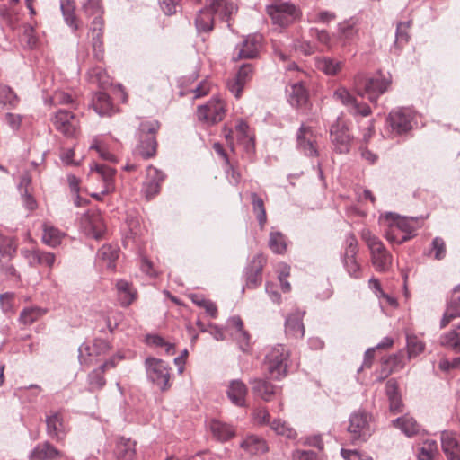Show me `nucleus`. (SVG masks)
<instances>
[{"instance_id": "4be33fe9", "label": "nucleus", "mask_w": 460, "mask_h": 460, "mask_svg": "<svg viewBox=\"0 0 460 460\" xmlns=\"http://www.w3.org/2000/svg\"><path fill=\"white\" fill-rule=\"evenodd\" d=\"M252 391L255 396L270 402L281 392V387L273 385L268 378H254L250 381Z\"/></svg>"}, {"instance_id": "f8f14e48", "label": "nucleus", "mask_w": 460, "mask_h": 460, "mask_svg": "<svg viewBox=\"0 0 460 460\" xmlns=\"http://www.w3.org/2000/svg\"><path fill=\"white\" fill-rule=\"evenodd\" d=\"M364 238L370 250L371 261L375 269L379 272L387 271L392 264V255L378 237L369 234Z\"/></svg>"}, {"instance_id": "cd10ccee", "label": "nucleus", "mask_w": 460, "mask_h": 460, "mask_svg": "<svg viewBox=\"0 0 460 460\" xmlns=\"http://www.w3.org/2000/svg\"><path fill=\"white\" fill-rule=\"evenodd\" d=\"M63 453L50 442L44 441L38 444L30 453L29 460H56L60 458Z\"/></svg>"}, {"instance_id": "7ed1b4c3", "label": "nucleus", "mask_w": 460, "mask_h": 460, "mask_svg": "<svg viewBox=\"0 0 460 460\" xmlns=\"http://www.w3.org/2000/svg\"><path fill=\"white\" fill-rule=\"evenodd\" d=\"M161 128V123L156 119L144 120L138 125L136 131L137 143L136 153L144 160L154 158L157 154V133Z\"/></svg>"}, {"instance_id": "c85d7f7f", "label": "nucleus", "mask_w": 460, "mask_h": 460, "mask_svg": "<svg viewBox=\"0 0 460 460\" xmlns=\"http://www.w3.org/2000/svg\"><path fill=\"white\" fill-rule=\"evenodd\" d=\"M24 257L28 260V263L31 267L47 266L52 268L56 261V256L49 252L41 251L40 249L25 250L22 252Z\"/></svg>"}, {"instance_id": "69168bd1", "label": "nucleus", "mask_w": 460, "mask_h": 460, "mask_svg": "<svg viewBox=\"0 0 460 460\" xmlns=\"http://www.w3.org/2000/svg\"><path fill=\"white\" fill-rule=\"evenodd\" d=\"M226 173L231 184L237 185L240 183L242 179L241 172L230 162L229 164H226Z\"/></svg>"}, {"instance_id": "2eb2a0df", "label": "nucleus", "mask_w": 460, "mask_h": 460, "mask_svg": "<svg viewBox=\"0 0 460 460\" xmlns=\"http://www.w3.org/2000/svg\"><path fill=\"white\" fill-rule=\"evenodd\" d=\"M253 73V66L245 63L239 67L233 78L227 80V89L236 99L241 98L243 91L245 85L252 80Z\"/></svg>"}, {"instance_id": "1a4fd4ad", "label": "nucleus", "mask_w": 460, "mask_h": 460, "mask_svg": "<svg viewBox=\"0 0 460 460\" xmlns=\"http://www.w3.org/2000/svg\"><path fill=\"white\" fill-rule=\"evenodd\" d=\"M266 12L272 22L280 27H288L299 20L301 12L289 2H280L267 5Z\"/></svg>"}, {"instance_id": "37998d69", "label": "nucleus", "mask_w": 460, "mask_h": 460, "mask_svg": "<svg viewBox=\"0 0 460 460\" xmlns=\"http://www.w3.org/2000/svg\"><path fill=\"white\" fill-rule=\"evenodd\" d=\"M60 9L68 27L78 29L75 24V4L74 0H60Z\"/></svg>"}, {"instance_id": "bf43d9fd", "label": "nucleus", "mask_w": 460, "mask_h": 460, "mask_svg": "<svg viewBox=\"0 0 460 460\" xmlns=\"http://www.w3.org/2000/svg\"><path fill=\"white\" fill-rule=\"evenodd\" d=\"M430 252L434 253V258L438 261L443 260L446 257V243L441 237H435L432 240Z\"/></svg>"}, {"instance_id": "774afa93", "label": "nucleus", "mask_w": 460, "mask_h": 460, "mask_svg": "<svg viewBox=\"0 0 460 460\" xmlns=\"http://www.w3.org/2000/svg\"><path fill=\"white\" fill-rule=\"evenodd\" d=\"M254 420L260 425H270L272 421H270V415L266 408H258L253 412Z\"/></svg>"}, {"instance_id": "b1692460", "label": "nucleus", "mask_w": 460, "mask_h": 460, "mask_svg": "<svg viewBox=\"0 0 460 460\" xmlns=\"http://www.w3.org/2000/svg\"><path fill=\"white\" fill-rule=\"evenodd\" d=\"M262 36L258 33L248 35L241 43L237 54L238 59H252L258 57L259 51L261 48Z\"/></svg>"}, {"instance_id": "09e8293b", "label": "nucleus", "mask_w": 460, "mask_h": 460, "mask_svg": "<svg viewBox=\"0 0 460 460\" xmlns=\"http://www.w3.org/2000/svg\"><path fill=\"white\" fill-rule=\"evenodd\" d=\"M98 256L107 261L108 268H115V261L119 257V250L111 245H102L98 251Z\"/></svg>"}, {"instance_id": "6e6d98bb", "label": "nucleus", "mask_w": 460, "mask_h": 460, "mask_svg": "<svg viewBox=\"0 0 460 460\" xmlns=\"http://www.w3.org/2000/svg\"><path fill=\"white\" fill-rule=\"evenodd\" d=\"M385 238L391 243L401 244L411 239V235L402 234L396 229V227L394 226L393 224H391L385 232Z\"/></svg>"}, {"instance_id": "473e14b6", "label": "nucleus", "mask_w": 460, "mask_h": 460, "mask_svg": "<svg viewBox=\"0 0 460 460\" xmlns=\"http://www.w3.org/2000/svg\"><path fill=\"white\" fill-rule=\"evenodd\" d=\"M392 425L393 427L400 429L407 437L415 436L419 434V432L420 431V424L416 421V420L413 417L408 414L393 420Z\"/></svg>"}, {"instance_id": "39448f33", "label": "nucleus", "mask_w": 460, "mask_h": 460, "mask_svg": "<svg viewBox=\"0 0 460 460\" xmlns=\"http://www.w3.org/2000/svg\"><path fill=\"white\" fill-rule=\"evenodd\" d=\"M372 415L365 410L353 411L349 418L348 432L353 444H361L368 440L374 429L371 427Z\"/></svg>"}, {"instance_id": "58836bf2", "label": "nucleus", "mask_w": 460, "mask_h": 460, "mask_svg": "<svg viewBox=\"0 0 460 460\" xmlns=\"http://www.w3.org/2000/svg\"><path fill=\"white\" fill-rule=\"evenodd\" d=\"M209 428L213 436L219 441H227L235 435L232 426L217 420L210 421Z\"/></svg>"}, {"instance_id": "338daca9", "label": "nucleus", "mask_w": 460, "mask_h": 460, "mask_svg": "<svg viewBox=\"0 0 460 460\" xmlns=\"http://www.w3.org/2000/svg\"><path fill=\"white\" fill-rule=\"evenodd\" d=\"M341 454L345 460H369L367 454L358 450L341 449Z\"/></svg>"}, {"instance_id": "412c9836", "label": "nucleus", "mask_w": 460, "mask_h": 460, "mask_svg": "<svg viewBox=\"0 0 460 460\" xmlns=\"http://www.w3.org/2000/svg\"><path fill=\"white\" fill-rule=\"evenodd\" d=\"M83 11L92 29H102L104 26V7L102 0H86L83 4Z\"/></svg>"}, {"instance_id": "680f3d73", "label": "nucleus", "mask_w": 460, "mask_h": 460, "mask_svg": "<svg viewBox=\"0 0 460 460\" xmlns=\"http://www.w3.org/2000/svg\"><path fill=\"white\" fill-rule=\"evenodd\" d=\"M232 335L243 352H248L251 349V336L248 332L241 331L239 332H234Z\"/></svg>"}, {"instance_id": "de8ad7c7", "label": "nucleus", "mask_w": 460, "mask_h": 460, "mask_svg": "<svg viewBox=\"0 0 460 460\" xmlns=\"http://www.w3.org/2000/svg\"><path fill=\"white\" fill-rule=\"evenodd\" d=\"M438 453V445L435 440H425L419 448L418 460H433Z\"/></svg>"}, {"instance_id": "9b49d317", "label": "nucleus", "mask_w": 460, "mask_h": 460, "mask_svg": "<svg viewBox=\"0 0 460 460\" xmlns=\"http://www.w3.org/2000/svg\"><path fill=\"white\" fill-rule=\"evenodd\" d=\"M266 263L267 258L261 253L254 255L247 263L243 272L245 283L242 292H244L245 288L255 289L261 285L262 271Z\"/></svg>"}, {"instance_id": "a211bd4d", "label": "nucleus", "mask_w": 460, "mask_h": 460, "mask_svg": "<svg viewBox=\"0 0 460 460\" xmlns=\"http://www.w3.org/2000/svg\"><path fill=\"white\" fill-rule=\"evenodd\" d=\"M110 349V343L103 339H94L92 347L86 343H83L78 349L80 364L90 367L93 364V356L106 354Z\"/></svg>"}, {"instance_id": "f704fd0d", "label": "nucleus", "mask_w": 460, "mask_h": 460, "mask_svg": "<svg viewBox=\"0 0 460 460\" xmlns=\"http://www.w3.org/2000/svg\"><path fill=\"white\" fill-rule=\"evenodd\" d=\"M117 460H133L136 456V442L130 438H120L114 449Z\"/></svg>"}, {"instance_id": "13d9d810", "label": "nucleus", "mask_w": 460, "mask_h": 460, "mask_svg": "<svg viewBox=\"0 0 460 460\" xmlns=\"http://www.w3.org/2000/svg\"><path fill=\"white\" fill-rule=\"evenodd\" d=\"M37 31H22L19 36L20 43L22 47L34 49L38 46L39 36Z\"/></svg>"}, {"instance_id": "052dcab7", "label": "nucleus", "mask_w": 460, "mask_h": 460, "mask_svg": "<svg viewBox=\"0 0 460 460\" xmlns=\"http://www.w3.org/2000/svg\"><path fill=\"white\" fill-rule=\"evenodd\" d=\"M93 235L95 239H100L104 233V226L98 213H93L90 217Z\"/></svg>"}, {"instance_id": "c9c22d12", "label": "nucleus", "mask_w": 460, "mask_h": 460, "mask_svg": "<svg viewBox=\"0 0 460 460\" xmlns=\"http://www.w3.org/2000/svg\"><path fill=\"white\" fill-rule=\"evenodd\" d=\"M460 316V294H452L440 321V328H445L452 320Z\"/></svg>"}, {"instance_id": "a19ab883", "label": "nucleus", "mask_w": 460, "mask_h": 460, "mask_svg": "<svg viewBox=\"0 0 460 460\" xmlns=\"http://www.w3.org/2000/svg\"><path fill=\"white\" fill-rule=\"evenodd\" d=\"M292 46L296 52L305 56H310L318 49L315 40H308L305 36L295 39Z\"/></svg>"}, {"instance_id": "bb28decb", "label": "nucleus", "mask_w": 460, "mask_h": 460, "mask_svg": "<svg viewBox=\"0 0 460 460\" xmlns=\"http://www.w3.org/2000/svg\"><path fill=\"white\" fill-rule=\"evenodd\" d=\"M441 446L448 460H460V440L456 433L443 431Z\"/></svg>"}, {"instance_id": "0eeeda50", "label": "nucleus", "mask_w": 460, "mask_h": 460, "mask_svg": "<svg viewBox=\"0 0 460 460\" xmlns=\"http://www.w3.org/2000/svg\"><path fill=\"white\" fill-rule=\"evenodd\" d=\"M413 112L405 107L393 109L385 119L387 129L393 136L406 135L412 129Z\"/></svg>"}, {"instance_id": "4d7b16f0", "label": "nucleus", "mask_w": 460, "mask_h": 460, "mask_svg": "<svg viewBox=\"0 0 460 460\" xmlns=\"http://www.w3.org/2000/svg\"><path fill=\"white\" fill-rule=\"evenodd\" d=\"M94 170L102 176L106 187L109 188L112 182L116 170L109 165L95 164Z\"/></svg>"}, {"instance_id": "5fc2aeb1", "label": "nucleus", "mask_w": 460, "mask_h": 460, "mask_svg": "<svg viewBox=\"0 0 460 460\" xmlns=\"http://www.w3.org/2000/svg\"><path fill=\"white\" fill-rule=\"evenodd\" d=\"M249 128L250 127L248 123L243 119H240L237 125L235 126L239 140H247V149H249L250 147L254 148L255 146L254 138L249 135Z\"/></svg>"}, {"instance_id": "8fccbe9b", "label": "nucleus", "mask_w": 460, "mask_h": 460, "mask_svg": "<svg viewBox=\"0 0 460 460\" xmlns=\"http://www.w3.org/2000/svg\"><path fill=\"white\" fill-rule=\"evenodd\" d=\"M62 239L61 232L53 226H45L42 234V241L50 247H57Z\"/></svg>"}, {"instance_id": "49530a36", "label": "nucleus", "mask_w": 460, "mask_h": 460, "mask_svg": "<svg viewBox=\"0 0 460 460\" xmlns=\"http://www.w3.org/2000/svg\"><path fill=\"white\" fill-rule=\"evenodd\" d=\"M269 247L272 252L283 254L287 251L286 237L280 232H271L269 238Z\"/></svg>"}, {"instance_id": "393cba45", "label": "nucleus", "mask_w": 460, "mask_h": 460, "mask_svg": "<svg viewBox=\"0 0 460 460\" xmlns=\"http://www.w3.org/2000/svg\"><path fill=\"white\" fill-rule=\"evenodd\" d=\"M305 312L296 309L286 318L285 321V332L286 335L291 338H302L305 334V326L303 323V317Z\"/></svg>"}, {"instance_id": "f3484780", "label": "nucleus", "mask_w": 460, "mask_h": 460, "mask_svg": "<svg viewBox=\"0 0 460 460\" xmlns=\"http://www.w3.org/2000/svg\"><path fill=\"white\" fill-rule=\"evenodd\" d=\"M166 175L164 172L149 165L146 169V176L142 184L141 192L146 199L150 200L161 191V185Z\"/></svg>"}, {"instance_id": "7c9ffc66", "label": "nucleus", "mask_w": 460, "mask_h": 460, "mask_svg": "<svg viewBox=\"0 0 460 460\" xmlns=\"http://www.w3.org/2000/svg\"><path fill=\"white\" fill-rule=\"evenodd\" d=\"M116 289L119 304L123 307L129 306L137 297V291L133 285L125 280L119 279L116 283Z\"/></svg>"}, {"instance_id": "aec40b11", "label": "nucleus", "mask_w": 460, "mask_h": 460, "mask_svg": "<svg viewBox=\"0 0 460 460\" xmlns=\"http://www.w3.org/2000/svg\"><path fill=\"white\" fill-rule=\"evenodd\" d=\"M296 146L300 152L309 157L319 155L313 128L302 124L296 133Z\"/></svg>"}, {"instance_id": "5701e85b", "label": "nucleus", "mask_w": 460, "mask_h": 460, "mask_svg": "<svg viewBox=\"0 0 460 460\" xmlns=\"http://www.w3.org/2000/svg\"><path fill=\"white\" fill-rule=\"evenodd\" d=\"M288 102L299 110H306L309 102V93L303 83L297 82L287 88Z\"/></svg>"}, {"instance_id": "9d476101", "label": "nucleus", "mask_w": 460, "mask_h": 460, "mask_svg": "<svg viewBox=\"0 0 460 460\" xmlns=\"http://www.w3.org/2000/svg\"><path fill=\"white\" fill-rule=\"evenodd\" d=\"M226 113V104L219 97H212L205 104L197 108L196 115L199 121L212 126L222 121Z\"/></svg>"}, {"instance_id": "423d86ee", "label": "nucleus", "mask_w": 460, "mask_h": 460, "mask_svg": "<svg viewBox=\"0 0 460 460\" xmlns=\"http://www.w3.org/2000/svg\"><path fill=\"white\" fill-rule=\"evenodd\" d=\"M145 367L148 380L155 385L162 392L167 391L172 386L170 382L171 367L162 359L147 358L145 360Z\"/></svg>"}, {"instance_id": "0e129e2a", "label": "nucleus", "mask_w": 460, "mask_h": 460, "mask_svg": "<svg viewBox=\"0 0 460 460\" xmlns=\"http://www.w3.org/2000/svg\"><path fill=\"white\" fill-rule=\"evenodd\" d=\"M13 298L14 294L12 292L0 295V306L4 313L8 314L13 312Z\"/></svg>"}, {"instance_id": "c756f323", "label": "nucleus", "mask_w": 460, "mask_h": 460, "mask_svg": "<svg viewBox=\"0 0 460 460\" xmlns=\"http://www.w3.org/2000/svg\"><path fill=\"white\" fill-rule=\"evenodd\" d=\"M227 397L237 407H246L248 388L240 379L232 380L226 390Z\"/></svg>"}, {"instance_id": "e433bc0d", "label": "nucleus", "mask_w": 460, "mask_h": 460, "mask_svg": "<svg viewBox=\"0 0 460 460\" xmlns=\"http://www.w3.org/2000/svg\"><path fill=\"white\" fill-rule=\"evenodd\" d=\"M342 61L329 58L320 57L315 58V66L327 75H336L343 67Z\"/></svg>"}, {"instance_id": "dca6fc26", "label": "nucleus", "mask_w": 460, "mask_h": 460, "mask_svg": "<svg viewBox=\"0 0 460 460\" xmlns=\"http://www.w3.org/2000/svg\"><path fill=\"white\" fill-rule=\"evenodd\" d=\"M330 135L335 152L339 154L349 153L354 137L345 125L338 122L332 124L330 128Z\"/></svg>"}, {"instance_id": "72a5a7b5", "label": "nucleus", "mask_w": 460, "mask_h": 460, "mask_svg": "<svg viewBox=\"0 0 460 460\" xmlns=\"http://www.w3.org/2000/svg\"><path fill=\"white\" fill-rule=\"evenodd\" d=\"M439 344L455 353H460V323L439 337Z\"/></svg>"}, {"instance_id": "6e6552de", "label": "nucleus", "mask_w": 460, "mask_h": 460, "mask_svg": "<svg viewBox=\"0 0 460 460\" xmlns=\"http://www.w3.org/2000/svg\"><path fill=\"white\" fill-rule=\"evenodd\" d=\"M358 252V240L353 233H348L345 236L341 262L346 272L353 279H360L362 277V268L357 260Z\"/></svg>"}, {"instance_id": "ddd939ff", "label": "nucleus", "mask_w": 460, "mask_h": 460, "mask_svg": "<svg viewBox=\"0 0 460 460\" xmlns=\"http://www.w3.org/2000/svg\"><path fill=\"white\" fill-rule=\"evenodd\" d=\"M333 97L340 101L347 108L348 112L354 117H367L372 113V110L367 103L358 102L345 87L337 88Z\"/></svg>"}, {"instance_id": "f03ea898", "label": "nucleus", "mask_w": 460, "mask_h": 460, "mask_svg": "<svg viewBox=\"0 0 460 460\" xmlns=\"http://www.w3.org/2000/svg\"><path fill=\"white\" fill-rule=\"evenodd\" d=\"M390 84V78L385 77L381 72L374 75L360 72L353 78L355 93L374 104L377 103L379 97L388 90Z\"/></svg>"}, {"instance_id": "79ce46f5", "label": "nucleus", "mask_w": 460, "mask_h": 460, "mask_svg": "<svg viewBox=\"0 0 460 460\" xmlns=\"http://www.w3.org/2000/svg\"><path fill=\"white\" fill-rule=\"evenodd\" d=\"M87 75L91 84H96L101 88H105L111 84V81L106 71L101 66L91 68L88 71Z\"/></svg>"}, {"instance_id": "c03bdc74", "label": "nucleus", "mask_w": 460, "mask_h": 460, "mask_svg": "<svg viewBox=\"0 0 460 460\" xmlns=\"http://www.w3.org/2000/svg\"><path fill=\"white\" fill-rule=\"evenodd\" d=\"M251 203L252 206V210L256 214L261 228H262L267 221L264 201L256 192H252Z\"/></svg>"}, {"instance_id": "4468645a", "label": "nucleus", "mask_w": 460, "mask_h": 460, "mask_svg": "<svg viewBox=\"0 0 460 460\" xmlns=\"http://www.w3.org/2000/svg\"><path fill=\"white\" fill-rule=\"evenodd\" d=\"M45 422L48 437L56 442L63 441L69 431L63 413L60 411H50L46 415Z\"/></svg>"}, {"instance_id": "4c0bfd02", "label": "nucleus", "mask_w": 460, "mask_h": 460, "mask_svg": "<svg viewBox=\"0 0 460 460\" xmlns=\"http://www.w3.org/2000/svg\"><path fill=\"white\" fill-rule=\"evenodd\" d=\"M240 446L251 455L262 454L268 450L266 441L255 435L247 436Z\"/></svg>"}, {"instance_id": "2f4dec72", "label": "nucleus", "mask_w": 460, "mask_h": 460, "mask_svg": "<svg viewBox=\"0 0 460 460\" xmlns=\"http://www.w3.org/2000/svg\"><path fill=\"white\" fill-rule=\"evenodd\" d=\"M92 106L100 116H111L114 110L111 97L103 92H97L93 95Z\"/></svg>"}, {"instance_id": "3c124183", "label": "nucleus", "mask_w": 460, "mask_h": 460, "mask_svg": "<svg viewBox=\"0 0 460 460\" xmlns=\"http://www.w3.org/2000/svg\"><path fill=\"white\" fill-rule=\"evenodd\" d=\"M19 102L18 96L13 89L5 84H0V104L14 108Z\"/></svg>"}, {"instance_id": "a878e982", "label": "nucleus", "mask_w": 460, "mask_h": 460, "mask_svg": "<svg viewBox=\"0 0 460 460\" xmlns=\"http://www.w3.org/2000/svg\"><path fill=\"white\" fill-rule=\"evenodd\" d=\"M386 217L392 219V224L399 232L402 234H410L411 238L414 235L413 233L419 227L420 221L422 220L421 218L414 217H400L392 212L388 213Z\"/></svg>"}, {"instance_id": "e2e57ef3", "label": "nucleus", "mask_w": 460, "mask_h": 460, "mask_svg": "<svg viewBox=\"0 0 460 460\" xmlns=\"http://www.w3.org/2000/svg\"><path fill=\"white\" fill-rule=\"evenodd\" d=\"M93 49L95 58L99 61L103 59L104 48L102 43V32L99 31L96 35L93 37Z\"/></svg>"}, {"instance_id": "603ef678", "label": "nucleus", "mask_w": 460, "mask_h": 460, "mask_svg": "<svg viewBox=\"0 0 460 460\" xmlns=\"http://www.w3.org/2000/svg\"><path fill=\"white\" fill-rule=\"evenodd\" d=\"M425 349V344L416 335L407 336V353L408 358H411L417 357Z\"/></svg>"}, {"instance_id": "6ab92c4d", "label": "nucleus", "mask_w": 460, "mask_h": 460, "mask_svg": "<svg viewBox=\"0 0 460 460\" xmlns=\"http://www.w3.org/2000/svg\"><path fill=\"white\" fill-rule=\"evenodd\" d=\"M55 128L63 135L71 137H75L78 122L75 115L67 110H58L51 119Z\"/></svg>"}, {"instance_id": "f257e3e1", "label": "nucleus", "mask_w": 460, "mask_h": 460, "mask_svg": "<svg viewBox=\"0 0 460 460\" xmlns=\"http://www.w3.org/2000/svg\"><path fill=\"white\" fill-rule=\"evenodd\" d=\"M238 6L232 0H209L208 8L201 10L195 19L197 29H214L215 17L220 20V26L231 28L234 24V16Z\"/></svg>"}, {"instance_id": "864d4df0", "label": "nucleus", "mask_w": 460, "mask_h": 460, "mask_svg": "<svg viewBox=\"0 0 460 460\" xmlns=\"http://www.w3.org/2000/svg\"><path fill=\"white\" fill-rule=\"evenodd\" d=\"M270 428L278 435L285 436L286 438L290 439L296 438V430L293 428L289 427L285 421L279 419L274 420L270 423Z\"/></svg>"}, {"instance_id": "ea45409f", "label": "nucleus", "mask_w": 460, "mask_h": 460, "mask_svg": "<svg viewBox=\"0 0 460 460\" xmlns=\"http://www.w3.org/2000/svg\"><path fill=\"white\" fill-rule=\"evenodd\" d=\"M46 313L47 310L40 306L25 307L20 313L19 322L23 325H31L41 318Z\"/></svg>"}, {"instance_id": "20e7f679", "label": "nucleus", "mask_w": 460, "mask_h": 460, "mask_svg": "<svg viewBox=\"0 0 460 460\" xmlns=\"http://www.w3.org/2000/svg\"><path fill=\"white\" fill-rule=\"evenodd\" d=\"M289 351L283 345L271 348L265 356L264 365L270 378L281 380L288 375Z\"/></svg>"}, {"instance_id": "a18cd8bd", "label": "nucleus", "mask_w": 460, "mask_h": 460, "mask_svg": "<svg viewBox=\"0 0 460 460\" xmlns=\"http://www.w3.org/2000/svg\"><path fill=\"white\" fill-rule=\"evenodd\" d=\"M104 371L100 367L93 369L88 374L87 381L91 392L102 390L106 385Z\"/></svg>"}]
</instances>
